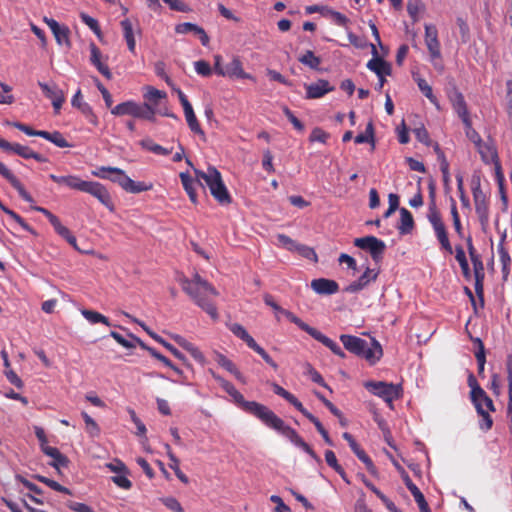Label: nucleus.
<instances>
[{"label":"nucleus","mask_w":512,"mask_h":512,"mask_svg":"<svg viewBox=\"0 0 512 512\" xmlns=\"http://www.w3.org/2000/svg\"><path fill=\"white\" fill-rule=\"evenodd\" d=\"M282 111L296 130L300 132L304 131L303 123L294 115V113L287 106H283Z\"/></svg>","instance_id":"0e129e2a"},{"label":"nucleus","mask_w":512,"mask_h":512,"mask_svg":"<svg viewBox=\"0 0 512 512\" xmlns=\"http://www.w3.org/2000/svg\"><path fill=\"white\" fill-rule=\"evenodd\" d=\"M11 87L7 84L0 83V104H11L14 97L10 94Z\"/></svg>","instance_id":"69168bd1"},{"label":"nucleus","mask_w":512,"mask_h":512,"mask_svg":"<svg viewBox=\"0 0 512 512\" xmlns=\"http://www.w3.org/2000/svg\"><path fill=\"white\" fill-rule=\"evenodd\" d=\"M354 141L356 144L370 143L372 149L375 148L374 126L371 121L367 124L365 131L354 138Z\"/></svg>","instance_id":"a18cd8bd"},{"label":"nucleus","mask_w":512,"mask_h":512,"mask_svg":"<svg viewBox=\"0 0 512 512\" xmlns=\"http://www.w3.org/2000/svg\"><path fill=\"white\" fill-rule=\"evenodd\" d=\"M81 314L91 324L102 323L106 326H111L109 319L97 311L83 309L81 310Z\"/></svg>","instance_id":"c03bdc74"},{"label":"nucleus","mask_w":512,"mask_h":512,"mask_svg":"<svg viewBox=\"0 0 512 512\" xmlns=\"http://www.w3.org/2000/svg\"><path fill=\"white\" fill-rule=\"evenodd\" d=\"M0 175L4 177L18 191L20 197L23 200L27 202L34 201L32 196L25 190L22 183L2 162H0Z\"/></svg>","instance_id":"393cba45"},{"label":"nucleus","mask_w":512,"mask_h":512,"mask_svg":"<svg viewBox=\"0 0 512 512\" xmlns=\"http://www.w3.org/2000/svg\"><path fill=\"white\" fill-rule=\"evenodd\" d=\"M306 98L307 99H318L323 97L325 94L334 91V86L325 79H319L315 83L306 84Z\"/></svg>","instance_id":"aec40b11"},{"label":"nucleus","mask_w":512,"mask_h":512,"mask_svg":"<svg viewBox=\"0 0 512 512\" xmlns=\"http://www.w3.org/2000/svg\"><path fill=\"white\" fill-rule=\"evenodd\" d=\"M425 44L432 60L441 58V46L435 25L425 24Z\"/></svg>","instance_id":"2eb2a0df"},{"label":"nucleus","mask_w":512,"mask_h":512,"mask_svg":"<svg viewBox=\"0 0 512 512\" xmlns=\"http://www.w3.org/2000/svg\"><path fill=\"white\" fill-rule=\"evenodd\" d=\"M212 376L219 383L221 388L233 399L234 403L237 404L244 412L253 415L265 426L277 431L289 439L291 443L305 451L317 463L321 462L320 457L315 453L311 446L303 440L297 431L289 425H286L285 422L270 408L256 401L245 400L244 396L231 382L225 380L214 372H212Z\"/></svg>","instance_id":"f257e3e1"},{"label":"nucleus","mask_w":512,"mask_h":512,"mask_svg":"<svg viewBox=\"0 0 512 512\" xmlns=\"http://www.w3.org/2000/svg\"><path fill=\"white\" fill-rule=\"evenodd\" d=\"M475 211L483 231L489 226V202L476 204Z\"/></svg>","instance_id":"de8ad7c7"},{"label":"nucleus","mask_w":512,"mask_h":512,"mask_svg":"<svg viewBox=\"0 0 512 512\" xmlns=\"http://www.w3.org/2000/svg\"><path fill=\"white\" fill-rule=\"evenodd\" d=\"M155 114H156L155 108L152 105H150L149 103L145 102L142 104V109L140 112L139 119L155 121Z\"/></svg>","instance_id":"774afa93"},{"label":"nucleus","mask_w":512,"mask_h":512,"mask_svg":"<svg viewBox=\"0 0 512 512\" xmlns=\"http://www.w3.org/2000/svg\"><path fill=\"white\" fill-rule=\"evenodd\" d=\"M476 147H477L478 152L481 155V159L483 160V162H485L487 164L497 162V160H498L497 152L491 145L486 144L482 141Z\"/></svg>","instance_id":"a19ab883"},{"label":"nucleus","mask_w":512,"mask_h":512,"mask_svg":"<svg viewBox=\"0 0 512 512\" xmlns=\"http://www.w3.org/2000/svg\"><path fill=\"white\" fill-rule=\"evenodd\" d=\"M179 283L183 291L189 295L197 306L203 309L212 319L218 318L217 308L213 301L218 296V292L209 282L195 273L192 279L181 277Z\"/></svg>","instance_id":"f03ea898"},{"label":"nucleus","mask_w":512,"mask_h":512,"mask_svg":"<svg viewBox=\"0 0 512 512\" xmlns=\"http://www.w3.org/2000/svg\"><path fill=\"white\" fill-rule=\"evenodd\" d=\"M2 211L8 216H10L14 221H16L24 230L34 233L32 227L15 211L9 209L6 206L2 207Z\"/></svg>","instance_id":"6e6d98bb"},{"label":"nucleus","mask_w":512,"mask_h":512,"mask_svg":"<svg viewBox=\"0 0 512 512\" xmlns=\"http://www.w3.org/2000/svg\"><path fill=\"white\" fill-rule=\"evenodd\" d=\"M468 385L471 388L470 398L471 402H476L479 397H482L486 401V408L489 410L495 411V407L492 399L487 395V393L481 388L478 384L475 376L470 373L467 379Z\"/></svg>","instance_id":"4be33fe9"},{"label":"nucleus","mask_w":512,"mask_h":512,"mask_svg":"<svg viewBox=\"0 0 512 512\" xmlns=\"http://www.w3.org/2000/svg\"><path fill=\"white\" fill-rule=\"evenodd\" d=\"M80 18L84 24H86L98 37L101 36V29L98 21L89 16L88 14L82 12L80 13Z\"/></svg>","instance_id":"4d7b16f0"},{"label":"nucleus","mask_w":512,"mask_h":512,"mask_svg":"<svg viewBox=\"0 0 512 512\" xmlns=\"http://www.w3.org/2000/svg\"><path fill=\"white\" fill-rule=\"evenodd\" d=\"M465 126L466 136L469 140H471L476 146L482 142L481 136L479 133L473 129L471 119L468 122H463Z\"/></svg>","instance_id":"680f3d73"},{"label":"nucleus","mask_w":512,"mask_h":512,"mask_svg":"<svg viewBox=\"0 0 512 512\" xmlns=\"http://www.w3.org/2000/svg\"><path fill=\"white\" fill-rule=\"evenodd\" d=\"M167 97L166 92L158 90L152 86L146 87V93H144V98L147 100L150 105L154 108L159 104L161 99H165Z\"/></svg>","instance_id":"49530a36"},{"label":"nucleus","mask_w":512,"mask_h":512,"mask_svg":"<svg viewBox=\"0 0 512 512\" xmlns=\"http://www.w3.org/2000/svg\"><path fill=\"white\" fill-rule=\"evenodd\" d=\"M422 8L420 0H408L407 12L414 22L418 20V14Z\"/></svg>","instance_id":"e2e57ef3"},{"label":"nucleus","mask_w":512,"mask_h":512,"mask_svg":"<svg viewBox=\"0 0 512 512\" xmlns=\"http://www.w3.org/2000/svg\"><path fill=\"white\" fill-rule=\"evenodd\" d=\"M400 222L397 229L401 235H407L414 229L415 223L412 213L406 208H400Z\"/></svg>","instance_id":"72a5a7b5"},{"label":"nucleus","mask_w":512,"mask_h":512,"mask_svg":"<svg viewBox=\"0 0 512 512\" xmlns=\"http://www.w3.org/2000/svg\"><path fill=\"white\" fill-rule=\"evenodd\" d=\"M107 179L117 183L123 190L128 193L137 194L144 191H149L153 188L152 183H146L143 181L136 182L127 176L122 169L117 167L110 169V173L108 174Z\"/></svg>","instance_id":"6e6552de"},{"label":"nucleus","mask_w":512,"mask_h":512,"mask_svg":"<svg viewBox=\"0 0 512 512\" xmlns=\"http://www.w3.org/2000/svg\"><path fill=\"white\" fill-rule=\"evenodd\" d=\"M42 138L52 142L54 145H56L59 148L72 147V144H70L65 139L63 134L59 131H53V132L43 131Z\"/></svg>","instance_id":"37998d69"},{"label":"nucleus","mask_w":512,"mask_h":512,"mask_svg":"<svg viewBox=\"0 0 512 512\" xmlns=\"http://www.w3.org/2000/svg\"><path fill=\"white\" fill-rule=\"evenodd\" d=\"M476 411L478 415L481 417V420L479 422V427L483 431H488L492 428L493 420L491 416L489 415V409H483V406L477 404L476 405Z\"/></svg>","instance_id":"8fccbe9b"},{"label":"nucleus","mask_w":512,"mask_h":512,"mask_svg":"<svg viewBox=\"0 0 512 512\" xmlns=\"http://www.w3.org/2000/svg\"><path fill=\"white\" fill-rule=\"evenodd\" d=\"M229 330L238 338L243 340L246 345L251 349L257 342L247 332V330L239 323H232L229 325Z\"/></svg>","instance_id":"58836bf2"},{"label":"nucleus","mask_w":512,"mask_h":512,"mask_svg":"<svg viewBox=\"0 0 512 512\" xmlns=\"http://www.w3.org/2000/svg\"><path fill=\"white\" fill-rule=\"evenodd\" d=\"M450 100L452 102L453 109L461 118L462 122H468L470 115L463 94L456 90L454 94L450 96Z\"/></svg>","instance_id":"7c9ffc66"},{"label":"nucleus","mask_w":512,"mask_h":512,"mask_svg":"<svg viewBox=\"0 0 512 512\" xmlns=\"http://www.w3.org/2000/svg\"><path fill=\"white\" fill-rule=\"evenodd\" d=\"M354 245L362 250L368 251L376 263L382 261L386 250L384 241L375 236L356 238L354 239Z\"/></svg>","instance_id":"1a4fd4ad"},{"label":"nucleus","mask_w":512,"mask_h":512,"mask_svg":"<svg viewBox=\"0 0 512 512\" xmlns=\"http://www.w3.org/2000/svg\"><path fill=\"white\" fill-rule=\"evenodd\" d=\"M139 145L143 149L150 151L156 155L167 156V155L171 154L172 150H173V148H165V147L155 143L151 138L142 139L139 142Z\"/></svg>","instance_id":"4c0bfd02"},{"label":"nucleus","mask_w":512,"mask_h":512,"mask_svg":"<svg viewBox=\"0 0 512 512\" xmlns=\"http://www.w3.org/2000/svg\"><path fill=\"white\" fill-rule=\"evenodd\" d=\"M172 339L184 350H186L190 355L198 362H204L205 357L203 353L191 342L186 340L184 337L178 334H174L171 336Z\"/></svg>","instance_id":"473e14b6"},{"label":"nucleus","mask_w":512,"mask_h":512,"mask_svg":"<svg viewBox=\"0 0 512 512\" xmlns=\"http://www.w3.org/2000/svg\"><path fill=\"white\" fill-rule=\"evenodd\" d=\"M127 411L130 415L132 422L136 425V428H137L136 435H138L140 437H144L147 432L145 424L138 418L134 409L128 408Z\"/></svg>","instance_id":"13d9d810"},{"label":"nucleus","mask_w":512,"mask_h":512,"mask_svg":"<svg viewBox=\"0 0 512 512\" xmlns=\"http://www.w3.org/2000/svg\"><path fill=\"white\" fill-rule=\"evenodd\" d=\"M311 288L320 295H332L339 291L338 283L326 278L312 280Z\"/></svg>","instance_id":"cd10ccee"},{"label":"nucleus","mask_w":512,"mask_h":512,"mask_svg":"<svg viewBox=\"0 0 512 512\" xmlns=\"http://www.w3.org/2000/svg\"><path fill=\"white\" fill-rule=\"evenodd\" d=\"M339 339L348 352L364 358L370 365H375L383 356L382 346L375 338H371L370 346L366 340L354 335L341 334Z\"/></svg>","instance_id":"20e7f679"},{"label":"nucleus","mask_w":512,"mask_h":512,"mask_svg":"<svg viewBox=\"0 0 512 512\" xmlns=\"http://www.w3.org/2000/svg\"><path fill=\"white\" fill-rule=\"evenodd\" d=\"M165 450L167 453V456L170 460L169 467L174 471L176 477L184 484L189 483V478L181 471L179 465L180 461L175 456V454L172 452V449L169 444H165Z\"/></svg>","instance_id":"f704fd0d"},{"label":"nucleus","mask_w":512,"mask_h":512,"mask_svg":"<svg viewBox=\"0 0 512 512\" xmlns=\"http://www.w3.org/2000/svg\"><path fill=\"white\" fill-rule=\"evenodd\" d=\"M418 85L419 90L429 99V101L434 104L437 108H439V103L435 95L433 94L432 87L428 84V82L423 78L415 79Z\"/></svg>","instance_id":"3c124183"},{"label":"nucleus","mask_w":512,"mask_h":512,"mask_svg":"<svg viewBox=\"0 0 512 512\" xmlns=\"http://www.w3.org/2000/svg\"><path fill=\"white\" fill-rule=\"evenodd\" d=\"M160 501L163 503V505L168 508L169 510L173 512H184V509L180 502L172 496L169 497H163L160 499Z\"/></svg>","instance_id":"bf43d9fd"},{"label":"nucleus","mask_w":512,"mask_h":512,"mask_svg":"<svg viewBox=\"0 0 512 512\" xmlns=\"http://www.w3.org/2000/svg\"><path fill=\"white\" fill-rule=\"evenodd\" d=\"M364 387L370 393L382 398L390 407L394 400L402 397L403 389L400 384L387 383L384 381H366Z\"/></svg>","instance_id":"0eeeda50"},{"label":"nucleus","mask_w":512,"mask_h":512,"mask_svg":"<svg viewBox=\"0 0 512 512\" xmlns=\"http://www.w3.org/2000/svg\"><path fill=\"white\" fill-rule=\"evenodd\" d=\"M43 21L50 28L58 45L71 47L70 29L66 25H60L55 19L48 17H44Z\"/></svg>","instance_id":"ddd939ff"},{"label":"nucleus","mask_w":512,"mask_h":512,"mask_svg":"<svg viewBox=\"0 0 512 512\" xmlns=\"http://www.w3.org/2000/svg\"><path fill=\"white\" fill-rule=\"evenodd\" d=\"M181 179V183L183 185L184 190L189 196V199L194 204L197 203V193H196V187L200 186L204 188V184L202 180H199L197 177L196 179H193L188 172H181L179 175Z\"/></svg>","instance_id":"bb28decb"},{"label":"nucleus","mask_w":512,"mask_h":512,"mask_svg":"<svg viewBox=\"0 0 512 512\" xmlns=\"http://www.w3.org/2000/svg\"><path fill=\"white\" fill-rule=\"evenodd\" d=\"M216 361L222 368L234 375L237 380L245 383L242 373L230 359H228L223 354H218Z\"/></svg>","instance_id":"ea45409f"},{"label":"nucleus","mask_w":512,"mask_h":512,"mask_svg":"<svg viewBox=\"0 0 512 512\" xmlns=\"http://www.w3.org/2000/svg\"><path fill=\"white\" fill-rule=\"evenodd\" d=\"M33 209L46 216L50 224L53 226L55 232L59 236L64 238L72 247L77 248L76 237L71 233V231L66 226L62 225L60 219L56 215H54L44 207L35 206L33 207Z\"/></svg>","instance_id":"9d476101"},{"label":"nucleus","mask_w":512,"mask_h":512,"mask_svg":"<svg viewBox=\"0 0 512 512\" xmlns=\"http://www.w3.org/2000/svg\"><path fill=\"white\" fill-rule=\"evenodd\" d=\"M49 178L59 185H65L71 189H75L81 192L86 182L76 175L58 176L55 174H50Z\"/></svg>","instance_id":"c756f323"},{"label":"nucleus","mask_w":512,"mask_h":512,"mask_svg":"<svg viewBox=\"0 0 512 512\" xmlns=\"http://www.w3.org/2000/svg\"><path fill=\"white\" fill-rule=\"evenodd\" d=\"M142 109V104L129 100L116 105L111 109V113L115 116H132L139 118Z\"/></svg>","instance_id":"a878e982"},{"label":"nucleus","mask_w":512,"mask_h":512,"mask_svg":"<svg viewBox=\"0 0 512 512\" xmlns=\"http://www.w3.org/2000/svg\"><path fill=\"white\" fill-rule=\"evenodd\" d=\"M90 62L93 66L96 67L99 73H101L106 79L110 80L112 78V73L108 67V65L102 60L103 55L100 49L97 47L95 43H90Z\"/></svg>","instance_id":"6ab92c4d"},{"label":"nucleus","mask_w":512,"mask_h":512,"mask_svg":"<svg viewBox=\"0 0 512 512\" xmlns=\"http://www.w3.org/2000/svg\"><path fill=\"white\" fill-rule=\"evenodd\" d=\"M471 190L475 205L488 202L486 194L481 189V183L478 177H473L471 181Z\"/></svg>","instance_id":"09e8293b"},{"label":"nucleus","mask_w":512,"mask_h":512,"mask_svg":"<svg viewBox=\"0 0 512 512\" xmlns=\"http://www.w3.org/2000/svg\"><path fill=\"white\" fill-rule=\"evenodd\" d=\"M38 85L41 88L45 97L51 100L52 106L54 108V113L59 114L60 109L63 103L65 102L64 92L61 89H59L56 84L49 85L47 83L39 81Z\"/></svg>","instance_id":"4468645a"},{"label":"nucleus","mask_w":512,"mask_h":512,"mask_svg":"<svg viewBox=\"0 0 512 512\" xmlns=\"http://www.w3.org/2000/svg\"><path fill=\"white\" fill-rule=\"evenodd\" d=\"M379 275V271L367 267L363 274L355 281L351 282L344 291L348 293H357L374 282Z\"/></svg>","instance_id":"dca6fc26"},{"label":"nucleus","mask_w":512,"mask_h":512,"mask_svg":"<svg viewBox=\"0 0 512 512\" xmlns=\"http://www.w3.org/2000/svg\"><path fill=\"white\" fill-rule=\"evenodd\" d=\"M82 192L89 193L99 200L110 211H114L115 206L108 190L99 182L86 181Z\"/></svg>","instance_id":"f8f14e48"},{"label":"nucleus","mask_w":512,"mask_h":512,"mask_svg":"<svg viewBox=\"0 0 512 512\" xmlns=\"http://www.w3.org/2000/svg\"><path fill=\"white\" fill-rule=\"evenodd\" d=\"M329 137V133L325 132L322 128L315 127L309 136V140L310 142H320L325 144Z\"/></svg>","instance_id":"052dcab7"},{"label":"nucleus","mask_w":512,"mask_h":512,"mask_svg":"<svg viewBox=\"0 0 512 512\" xmlns=\"http://www.w3.org/2000/svg\"><path fill=\"white\" fill-rule=\"evenodd\" d=\"M264 303L271 307L275 312L281 313L284 315L290 322L297 325L301 330L308 333L312 338L317 340L318 342L322 343L325 347L331 350L333 354H335L338 357L345 358L346 354L341 349V347L332 339L321 333L319 330H317L314 327H311L304 321H302L299 317H297L294 313H292L289 310L283 309L281 306H279L272 295L265 294L263 297Z\"/></svg>","instance_id":"7ed1b4c3"},{"label":"nucleus","mask_w":512,"mask_h":512,"mask_svg":"<svg viewBox=\"0 0 512 512\" xmlns=\"http://www.w3.org/2000/svg\"><path fill=\"white\" fill-rule=\"evenodd\" d=\"M0 175L4 177L18 191L20 197L23 200L27 202L34 201L32 196L25 190L22 183L2 162H0Z\"/></svg>","instance_id":"b1692460"},{"label":"nucleus","mask_w":512,"mask_h":512,"mask_svg":"<svg viewBox=\"0 0 512 512\" xmlns=\"http://www.w3.org/2000/svg\"><path fill=\"white\" fill-rule=\"evenodd\" d=\"M372 54L373 58L368 61L367 68L373 71L377 75V77L381 79L383 78V76L390 75V64L378 56L377 49L374 45H372Z\"/></svg>","instance_id":"a211bd4d"},{"label":"nucleus","mask_w":512,"mask_h":512,"mask_svg":"<svg viewBox=\"0 0 512 512\" xmlns=\"http://www.w3.org/2000/svg\"><path fill=\"white\" fill-rule=\"evenodd\" d=\"M120 25L122 27L123 36L126 40L129 51L131 53L135 54L136 41L134 38L133 26H132L131 21L128 18H126L120 22Z\"/></svg>","instance_id":"e433bc0d"},{"label":"nucleus","mask_w":512,"mask_h":512,"mask_svg":"<svg viewBox=\"0 0 512 512\" xmlns=\"http://www.w3.org/2000/svg\"><path fill=\"white\" fill-rule=\"evenodd\" d=\"M0 175L4 177L18 191L20 197L23 200L27 202L34 201L32 196L25 190L22 183L2 162H0Z\"/></svg>","instance_id":"5701e85b"},{"label":"nucleus","mask_w":512,"mask_h":512,"mask_svg":"<svg viewBox=\"0 0 512 512\" xmlns=\"http://www.w3.org/2000/svg\"><path fill=\"white\" fill-rule=\"evenodd\" d=\"M184 114H185L187 124H188L189 128L191 129V131L194 132L195 134L205 136V133L202 130V128L196 118L194 110L185 112Z\"/></svg>","instance_id":"5fc2aeb1"},{"label":"nucleus","mask_w":512,"mask_h":512,"mask_svg":"<svg viewBox=\"0 0 512 512\" xmlns=\"http://www.w3.org/2000/svg\"><path fill=\"white\" fill-rule=\"evenodd\" d=\"M473 265V274L475 278V292L479 297L483 296V282L485 278L484 264L481 255L478 253L470 258Z\"/></svg>","instance_id":"412c9836"},{"label":"nucleus","mask_w":512,"mask_h":512,"mask_svg":"<svg viewBox=\"0 0 512 512\" xmlns=\"http://www.w3.org/2000/svg\"><path fill=\"white\" fill-rule=\"evenodd\" d=\"M455 259L460 265L461 272L465 280L470 281L472 278V273L469 267L465 251L461 245H457L455 247Z\"/></svg>","instance_id":"c9c22d12"},{"label":"nucleus","mask_w":512,"mask_h":512,"mask_svg":"<svg viewBox=\"0 0 512 512\" xmlns=\"http://www.w3.org/2000/svg\"><path fill=\"white\" fill-rule=\"evenodd\" d=\"M195 71L204 77H209L212 74V68L210 64L205 60H198L194 62Z\"/></svg>","instance_id":"338daca9"},{"label":"nucleus","mask_w":512,"mask_h":512,"mask_svg":"<svg viewBox=\"0 0 512 512\" xmlns=\"http://www.w3.org/2000/svg\"><path fill=\"white\" fill-rule=\"evenodd\" d=\"M224 77L256 81L253 75L244 71L242 61L238 56H233L231 61L225 66Z\"/></svg>","instance_id":"f3484780"},{"label":"nucleus","mask_w":512,"mask_h":512,"mask_svg":"<svg viewBox=\"0 0 512 512\" xmlns=\"http://www.w3.org/2000/svg\"><path fill=\"white\" fill-rule=\"evenodd\" d=\"M81 415L85 422V428L87 433L92 437H98L100 435V428L98 424L86 412H82Z\"/></svg>","instance_id":"864d4df0"},{"label":"nucleus","mask_w":512,"mask_h":512,"mask_svg":"<svg viewBox=\"0 0 512 512\" xmlns=\"http://www.w3.org/2000/svg\"><path fill=\"white\" fill-rule=\"evenodd\" d=\"M430 197H431V203L429 204V209H428V214H427L428 221L430 222V224L434 230L435 236L440 244L441 249L446 251L449 254H452L453 248H452V245H451L449 237H448V232H447L446 226L442 220L440 212L438 211V209L436 207L433 190L430 191Z\"/></svg>","instance_id":"423d86ee"},{"label":"nucleus","mask_w":512,"mask_h":512,"mask_svg":"<svg viewBox=\"0 0 512 512\" xmlns=\"http://www.w3.org/2000/svg\"><path fill=\"white\" fill-rule=\"evenodd\" d=\"M195 176L202 180L204 186L206 185L211 195L221 205H228L232 202V198L222 180L221 173L213 166H209L207 171L194 169Z\"/></svg>","instance_id":"39448f33"},{"label":"nucleus","mask_w":512,"mask_h":512,"mask_svg":"<svg viewBox=\"0 0 512 512\" xmlns=\"http://www.w3.org/2000/svg\"><path fill=\"white\" fill-rule=\"evenodd\" d=\"M175 32L177 34H187V33L193 32L199 36V39L203 46H207L209 44L210 39H209V36L207 35V33L205 32V30L202 27H200L194 23H190V22L180 23V24L176 25Z\"/></svg>","instance_id":"c85d7f7f"},{"label":"nucleus","mask_w":512,"mask_h":512,"mask_svg":"<svg viewBox=\"0 0 512 512\" xmlns=\"http://www.w3.org/2000/svg\"><path fill=\"white\" fill-rule=\"evenodd\" d=\"M350 448L354 452V454L358 457V459L365 464L367 470L371 474H376V467H375L373 461L366 454V452L360 447V445L357 442H355L350 446Z\"/></svg>","instance_id":"79ce46f5"},{"label":"nucleus","mask_w":512,"mask_h":512,"mask_svg":"<svg viewBox=\"0 0 512 512\" xmlns=\"http://www.w3.org/2000/svg\"><path fill=\"white\" fill-rule=\"evenodd\" d=\"M33 209L46 216L50 224L53 226L55 232L59 236L64 238L72 247L77 248L76 237L71 233V231L66 226L62 225L60 219L56 215H54L44 207L35 206L33 207Z\"/></svg>","instance_id":"9b49d317"},{"label":"nucleus","mask_w":512,"mask_h":512,"mask_svg":"<svg viewBox=\"0 0 512 512\" xmlns=\"http://www.w3.org/2000/svg\"><path fill=\"white\" fill-rule=\"evenodd\" d=\"M298 60L303 65H306L314 70H318L321 63V59L317 57L311 50H307L302 56L298 58Z\"/></svg>","instance_id":"603ef678"},{"label":"nucleus","mask_w":512,"mask_h":512,"mask_svg":"<svg viewBox=\"0 0 512 512\" xmlns=\"http://www.w3.org/2000/svg\"><path fill=\"white\" fill-rule=\"evenodd\" d=\"M0 148L7 152H13L24 159H31L32 149L19 143H10L0 138Z\"/></svg>","instance_id":"2f4dec72"}]
</instances>
